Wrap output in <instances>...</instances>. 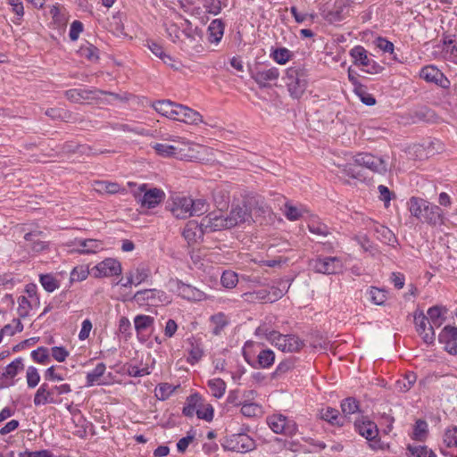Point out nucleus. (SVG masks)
<instances>
[{
    "label": "nucleus",
    "mask_w": 457,
    "mask_h": 457,
    "mask_svg": "<svg viewBox=\"0 0 457 457\" xmlns=\"http://www.w3.org/2000/svg\"><path fill=\"white\" fill-rule=\"evenodd\" d=\"M224 23L220 19L211 21L208 26V41L211 44L218 45L224 35Z\"/></svg>",
    "instance_id": "obj_28"
},
{
    "label": "nucleus",
    "mask_w": 457,
    "mask_h": 457,
    "mask_svg": "<svg viewBox=\"0 0 457 457\" xmlns=\"http://www.w3.org/2000/svg\"><path fill=\"white\" fill-rule=\"evenodd\" d=\"M173 146H177L179 150H176L175 157L184 159V158H199L198 156L194 155V152L197 154L200 153H207L210 149L204 145H200L194 144L189 141L185 140H175L173 139Z\"/></svg>",
    "instance_id": "obj_14"
},
{
    "label": "nucleus",
    "mask_w": 457,
    "mask_h": 457,
    "mask_svg": "<svg viewBox=\"0 0 457 457\" xmlns=\"http://www.w3.org/2000/svg\"><path fill=\"white\" fill-rule=\"evenodd\" d=\"M178 294L188 301L200 302L207 299V295L204 292L184 283L178 285Z\"/></svg>",
    "instance_id": "obj_23"
},
{
    "label": "nucleus",
    "mask_w": 457,
    "mask_h": 457,
    "mask_svg": "<svg viewBox=\"0 0 457 457\" xmlns=\"http://www.w3.org/2000/svg\"><path fill=\"white\" fill-rule=\"evenodd\" d=\"M91 93L92 92H90V91L74 88V89L67 90L65 92V96L67 97L68 100H70L73 103H79L82 100H87V99L92 98L90 96Z\"/></svg>",
    "instance_id": "obj_44"
},
{
    "label": "nucleus",
    "mask_w": 457,
    "mask_h": 457,
    "mask_svg": "<svg viewBox=\"0 0 457 457\" xmlns=\"http://www.w3.org/2000/svg\"><path fill=\"white\" fill-rule=\"evenodd\" d=\"M202 228L204 231H217L230 228L228 220L220 211L210 212L202 219Z\"/></svg>",
    "instance_id": "obj_15"
},
{
    "label": "nucleus",
    "mask_w": 457,
    "mask_h": 457,
    "mask_svg": "<svg viewBox=\"0 0 457 457\" xmlns=\"http://www.w3.org/2000/svg\"><path fill=\"white\" fill-rule=\"evenodd\" d=\"M133 300L141 306H156L159 304L170 303V299L167 294L162 290L155 288L137 291L134 295Z\"/></svg>",
    "instance_id": "obj_8"
},
{
    "label": "nucleus",
    "mask_w": 457,
    "mask_h": 457,
    "mask_svg": "<svg viewBox=\"0 0 457 457\" xmlns=\"http://www.w3.org/2000/svg\"><path fill=\"white\" fill-rule=\"evenodd\" d=\"M180 49L189 56H195L204 51L201 30L187 28L181 30Z\"/></svg>",
    "instance_id": "obj_2"
},
{
    "label": "nucleus",
    "mask_w": 457,
    "mask_h": 457,
    "mask_svg": "<svg viewBox=\"0 0 457 457\" xmlns=\"http://www.w3.org/2000/svg\"><path fill=\"white\" fill-rule=\"evenodd\" d=\"M406 455L408 457H436L431 450L421 445H409Z\"/></svg>",
    "instance_id": "obj_35"
},
{
    "label": "nucleus",
    "mask_w": 457,
    "mask_h": 457,
    "mask_svg": "<svg viewBox=\"0 0 457 457\" xmlns=\"http://www.w3.org/2000/svg\"><path fill=\"white\" fill-rule=\"evenodd\" d=\"M120 273V263L112 258H107L91 269V274L95 278L112 277Z\"/></svg>",
    "instance_id": "obj_13"
},
{
    "label": "nucleus",
    "mask_w": 457,
    "mask_h": 457,
    "mask_svg": "<svg viewBox=\"0 0 457 457\" xmlns=\"http://www.w3.org/2000/svg\"><path fill=\"white\" fill-rule=\"evenodd\" d=\"M105 370H106V367H105L104 363H103V362L98 363L91 372L87 373V386H91L95 383H97L98 380L100 379V378L104 375Z\"/></svg>",
    "instance_id": "obj_47"
},
{
    "label": "nucleus",
    "mask_w": 457,
    "mask_h": 457,
    "mask_svg": "<svg viewBox=\"0 0 457 457\" xmlns=\"http://www.w3.org/2000/svg\"><path fill=\"white\" fill-rule=\"evenodd\" d=\"M369 295L370 301L377 305L383 304L386 300V292L375 287H370Z\"/></svg>",
    "instance_id": "obj_53"
},
{
    "label": "nucleus",
    "mask_w": 457,
    "mask_h": 457,
    "mask_svg": "<svg viewBox=\"0 0 457 457\" xmlns=\"http://www.w3.org/2000/svg\"><path fill=\"white\" fill-rule=\"evenodd\" d=\"M445 310L439 306H433L428 310V318L432 326L440 327L445 318L443 317Z\"/></svg>",
    "instance_id": "obj_39"
},
{
    "label": "nucleus",
    "mask_w": 457,
    "mask_h": 457,
    "mask_svg": "<svg viewBox=\"0 0 457 457\" xmlns=\"http://www.w3.org/2000/svg\"><path fill=\"white\" fill-rule=\"evenodd\" d=\"M303 210L294 206L288 203L285 204V216L289 220H299L303 215Z\"/></svg>",
    "instance_id": "obj_62"
},
{
    "label": "nucleus",
    "mask_w": 457,
    "mask_h": 457,
    "mask_svg": "<svg viewBox=\"0 0 457 457\" xmlns=\"http://www.w3.org/2000/svg\"><path fill=\"white\" fill-rule=\"evenodd\" d=\"M271 57L277 63L285 64L291 58V53L287 48H278L272 52Z\"/></svg>",
    "instance_id": "obj_58"
},
{
    "label": "nucleus",
    "mask_w": 457,
    "mask_h": 457,
    "mask_svg": "<svg viewBox=\"0 0 457 457\" xmlns=\"http://www.w3.org/2000/svg\"><path fill=\"white\" fill-rule=\"evenodd\" d=\"M428 431V424L426 421L419 420L416 421L414 430H413V437L416 440H422L426 436Z\"/></svg>",
    "instance_id": "obj_64"
},
{
    "label": "nucleus",
    "mask_w": 457,
    "mask_h": 457,
    "mask_svg": "<svg viewBox=\"0 0 457 457\" xmlns=\"http://www.w3.org/2000/svg\"><path fill=\"white\" fill-rule=\"evenodd\" d=\"M133 195L142 207L153 209L162 202L165 194L162 189L148 188L146 184H142L133 191Z\"/></svg>",
    "instance_id": "obj_4"
},
{
    "label": "nucleus",
    "mask_w": 457,
    "mask_h": 457,
    "mask_svg": "<svg viewBox=\"0 0 457 457\" xmlns=\"http://www.w3.org/2000/svg\"><path fill=\"white\" fill-rule=\"evenodd\" d=\"M438 340L445 345V351L453 349L452 343L457 340V328L452 326L445 327L438 336Z\"/></svg>",
    "instance_id": "obj_30"
},
{
    "label": "nucleus",
    "mask_w": 457,
    "mask_h": 457,
    "mask_svg": "<svg viewBox=\"0 0 457 457\" xmlns=\"http://www.w3.org/2000/svg\"><path fill=\"white\" fill-rule=\"evenodd\" d=\"M196 415L198 419L211 421L213 418V408L211 404H204L201 401L196 410Z\"/></svg>",
    "instance_id": "obj_56"
},
{
    "label": "nucleus",
    "mask_w": 457,
    "mask_h": 457,
    "mask_svg": "<svg viewBox=\"0 0 457 457\" xmlns=\"http://www.w3.org/2000/svg\"><path fill=\"white\" fill-rule=\"evenodd\" d=\"M275 361V353L270 349H262L257 355V367L262 369L270 368Z\"/></svg>",
    "instance_id": "obj_36"
},
{
    "label": "nucleus",
    "mask_w": 457,
    "mask_h": 457,
    "mask_svg": "<svg viewBox=\"0 0 457 457\" xmlns=\"http://www.w3.org/2000/svg\"><path fill=\"white\" fill-rule=\"evenodd\" d=\"M286 83L294 98H300L306 89L307 81L304 71L297 66L290 67L286 72Z\"/></svg>",
    "instance_id": "obj_3"
},
{
    "label": "nucleus",
    "mask_w": 457,
    "mask_h": 457,
    "mask_svg": "<svg viewBox=\"0 0 457 457\" xmlns=\"http://www.w3.org/2000/svg\"><path fill=\"white\" fill-rule=\"evenodd\" d=\"M232 443H234L232 449L240 453H246L254 448L253 440L245 434L237 435Z\"/></svg>",
    "instance_id": "obj_32"
},
{
    "label": "nucleus",
    "mask_w": 457,
    "mask_h": 457,
    "mask_svg": "<svg viewBox=\"0 0 457 457\" xmlns=\"http://www.w3.org/2000/svg\"><path fill=\"white\" fill-rule=\"evenodd\" d=\"M248 212L251 213V221H257L260 218L270 213V208L261 196L246 198Z\"/></svg>",
    "instance_id": "obj_18"
},
{
    "label": "nucleus",
    "mask_w": 457,
    "mask_h": 457,
    "mask_svg": "<svg viewBox=\"0 0 457 457\" xmlns=\"http://www.w3.org/2000/svg\"><path fill=\"white\" fill-rule=\"evenodd\" d=\"M210 320L213 325L212 332L214 335H219L220 331L228 325V319L222 312L212 315Z\"/></svg>",
    "instance_id": "obj_45"
},
{
    "label": "nucleus",
    "mask_w": 457,
    "mask_h": 457,
    "mask_svg": "<svg viewBox=\"0 0 457 457\" xmlns=\"http://www.w3.org/2000/svg\"><path fill=\"white\" fill-rule=\"evenodd\" d=\"M151 276V270L144 263L133 267L127 272V283H122V287H129L132 285L138 286L146 281Z\"/></svg>",
    "instance_id": "obj_19"
},
{
    "label": "nucleus",
    "mask_w": 457,
    "mask_h": 457,
    "mask_svg": "<svg viewBox=\"0 0 457 457\" xmlns=\"http://www.w3.org/2000/svg\"><path fill=\"white\" fill-rule=\"evenodd\" d=\"M191 198L183 195H173L168 202L166 208L177 219H187L191 217Z\"/></svg>",
    "instance_id": "obj_10"
},
{
    "label": "nucleus",
    "mask_w": 457,
    "mask_h": 457,
    "mask_svg": "<svg viewBox=\"0 0 457 457\" xmlns=\"http://www.w3.org/2000/svg\"><path fill=\"white\" fill-rule=\"evenodd\" d=\"M428 204V201L420 197L412 196L410 198L408 202V209L413 217L420 220H422L425 212L427 210V205Z\"/></svg>",
    "instance_id": "obj_27"
},
{
    "label": "nucleus",
    "mask_w": 457,
    "mask_h": 457,
    "mask_svg": "<svg viewBox=\"0 0 457 457\" xmlns=\"http://www.w3.org/2000/svg\"><path fill=\"white\" fill-rule=\"evenodd\" d=\"M41 234L40 231H33L24 236V239L29 243V246L35 252H40L46 247V242L40 239Z\"/></svg>",
    "instance_id": "obj_34"
},
{
    "label": "nucleus",
    "mask_w": 457,
    "mask_h": 457,
    "mask_svg": "<svg viewBox=\"0 0 457 457\" xmlns=\"http://www.w3.org/2000/svg\"><path fill=\"white\" fill-rule=\"evenodd\" d=\"M241 406V412L246 417H255L261 413V407L257 403H243Z\"/></svg>",
    "instance_id": "obj_61"
},
{
    "label": "nucleus",
    "mask_w": 457,
    "mask_h": 457,
    "mask_svg": "<svg viewBox=\"0 0 457 457\" xmlns=\"http://www.w3.org/2000/svg\"><path fill=\"white\" fill-rule=\"evenodd\" d=\"M354 427L356 431L367 440H372L378 436L377 426L370 420L355 421Z\"/></svg>",
    "instance_id": "obj_29"
},
{
    "label": "nucleus",
    "mask_w": 457,
    "mask_h": 457,
    "mask_svg": "<svg viewBox=\"0 0 457 457\" xmlns=\"http://www.w3.org/2000/svg\"><path fill=\"white\" fill-rule=\"evenodd\" d=\"M45 114L53 120H68L71 117V113L62 108H48Z\"/></svg>",
    "instance_id": "obj_57"
},
{
    "label": "nucleus",
    "mask_w": 457,
    "mask_h": 457,
    "mask_svg": "<svg viewBox=\"0 0 457 457\" xmlns=\"http://www.w3.org/2000/svg\"><path fill=\"white\" fill-rule=\"evenodd\" d=\"M421 221L433 227L456 225L455 222L451 221L445 216L442 209L438 205L432 204L431 203L427 205V210Z\"/></svg>",
    "instance_id": "obj_12"
},
{
    "label": "nucleus",
    "mask_w": 457,
    "mask_h": 457,
    "mask_svg": "<svg viewBox=\"0 0 457 457\" xmlns=\"http://www.w3.org/2000/svg\"><path fill=\"white\" fill-rule=\"evenodd\" d=\"M153 323L154 318L147 315H137L134 319L135 328L138 333L146 330Z\"/></svg>",
    "instance_id": "obj_50"
},
{
    "label": "nucleus",
    "mask_w": 457,
    "mask_h": 457,
    "mask_svg": "<svg viewBox=\"0 0 457 457\" xmlns=\"http://www.w3.org/2000/svg\"><path fill=\"white\" fill-rule=\"evenodd\" d=\"M220 282L224 287L233 288L238 282L237 275L234 271L226 270L221 275Z\"/></svg>",
    "instance_id": "obj_51"
},
{
    "label": "nucleus",
    "mask_w": 457,
    "mask_h": 457,
    "mask_svg": "<svg viewBox=\"0 0 457 457\" xmlns=\"http://www.w3.org/2000/svg\"><path fill=\"white\" fill-rule=\"evenodd\" d=\"M23 370V359L21 357L8 364L0 374V389L13 386V378Z\"/></svg>",
    "instance_id": "obj_16"
},
{
    "label": "nucleus",
    "mask_w": 457,
    "mask_h": 457,
    "mask_svg": "<svg viewBox=\"0 0 457 457\" xmlns=\"http://www.w3.org/2000/svg\"><path fill=\"white\" fill-rule=\"evenodd\" d=\"M265 337L273 345L284 353H296L299 352L304 345L295 335H283L278 331L270 330L265 333Z\"/></svg>",
    "instance_id": "obj_1"
},
{
    "label": "nucleus",
    "mask_w": 457,
    "mask_h": 457,
    "mask_svg": "<svg viewBox=\"0 0 457 457\" xmlns=\"http://www.w3.org/2000/svg\"><path fill=\"white\" fill-rule=\"evenodd\" d=\"M201 397L198 395H192L187 397L185 406L183 407L182 413L187 417H193L196 414V410L199 407Z\"/></svg>",
    "instance_id": "obj_38"
},
{
    "label": "nucleus",
    "mask_w": 457,
    "mask_h": 457,
    "mask_svg": "<svg viewBox=\"0 0 457 457\" xmlns=\"http://www.w3.org/2000/svg\"><path fill=\"white\" fill-rule=\"evenodd\" d=\"M95 190L99 193L116 194L121 190L120 186L118 183L108 182V181H97L95 184Z\"/></svg>",
    "instance_id": "obj_40"
},
{
    "label": "nucleus",
    "mask_w": 457,
    "mask_h": 457,
    "mask_svg": "<svg viewBox=\"0 0 457 457\" xmlns=\"http://www.w3.org/2000/svg\"><path fill=\"white\" fill-rule=\"evenodd\" d=\"M78 245V252L80 253H96L104 249L102 242L91 238L79 240Z\"/></svg>",
    "instance_id": "obj_31"
},
{
    "label": "nucleus",
    "mask_w": 457,
    "mask_h": 457,
    "mask_svg": "<svg viewBox=\"0 0 457 457\" xmlns=\"http://www.w3.org/2000/svg\"><path fill=\"white\" fill-rule=\"evenodd\" d=\"M441 453L449 457H457V427L447 428L440 445Z\"/></svg>",
    "instance_id": "obj_21"
},
{
    "label": "nucleus",
    "mask_w": 457,
    "mask_h": 457,
    "mask_svg": "<svg viewBox=\"0 0 457 457\" xmlns=\"http://www.w3.org/2000/svg\"><path fill=\"white\" fill-rule=\"evenodd\" d=\"M207 231H204L202 228V221L198 224L195 220L188 221L182 232V236L187 241L189 245L194 244L197 239L201 238L202 236Z\"/></svg>",
    "instance_id": "obj_24"
},
{
    "label": "nucleus",
    "mask_w": 457,
    "mask_h": 457,
    "mask_svg": "<svg viewBox=\"0 0 457 457\" xmlns=\"http://www.w3.org/2000/svg\"><path fill=\"white\" fill-rule=\"evenodd\" d=\"M26 379L28 386L29 388H34L38 385L40 381V376L37 370L35 367L29 366L27 369Z\"/></svg>",
    "instance_id": "obj_59"
},
{
    "label": "nucleus",
    "mask_w": 457,
    "mask_h": 457,
    "mask_svg": "<svg viewBox=\"0 0 457 457\" xmlns=\"http://www.w3.org/2000/svg\"><path fill=\"white\" fill-rule=\"evenodd\" d=\"M309 268L316 273L334 275L343 272L344 262L339 257H318L309 261Z\"/></svg>",
    "instance_id": "obj_5"
},
{
    "label": "nucleus",
    "mask_w": 457,
    "mask_h": 457,
    "mask_svg": "<svg viewBox=\"0 0 457 457\" xmlns=\"http://www.w3.org/2000/svg\"><path fill=\"white\" fill-rule=\"evenodd\" d=\"M208 386L212 392V395L216 398H220L226 390V384L220 378H214L208 381Z\"/></svg>",
    "instance_id": "obj_48"
},
{
    "label": "nucleus",
    "mask_w": 457,
    "mask_h": 457,
    "mask_svg": "<svg viewBox=\"0 0 457 457\" xmlns=\"http://www.w3.org/2000/svg\"><path fill=\"white\" fill-rule=\"evenodd\" d=\"M420 78L427 82L435 83L443 88H447L450 81L435 66H426L420 71Z\"/></svg>",
    "instance_id": "obj_22"
},
{
    "label": "nucleus",
    "mask_w": 457,
    "mask_h": 457,
    "mask_svg": "<svg viewBox=\"0 0 457 457\" xmlns=\"http://www.w3.org/2000/svg\"><path fill=\"white\" fill-rule=\"evenodd\" d=\"M341 409L345 417H348L360 411L359 403L353 397H347L342 401Z\"/></svg>",
    "instance_id": "obj_41"
},
{
    "label": "nucleus",
    "mask_w": 457,
    "mask_h": 457,
    "mask_svg": "<svg viewBox=\"0 0 457 457\" xmlns=\"http://www.w3.org/2000/svg\"><path fill=\"white\" fill-rule=\"evenodd\" d=\"M414 323L416 331L422 337L423 341L428 345L432 344L436 338L434 328L428 318L422 311L414 313Z\"/></svg>",
    "instance_id": "obj_11"
},
{
    "label": "nucleus",
    "mask_w": 457,
    "mask_h": 457,
    "mask_svg": "<svg viewBox=\"0 0 457 457\" xmlns=\"http://www.w3.org/2000/svg\"><path fill=\"white\" fill-rule=\"evenodd\" d=\"M227 217L230 228L241 223L251 222V213L248 212L246 199L243 202L242 205H233Z\"/></svg>",
    "instance_id": "obj_20"
},
{
    "label": "nucleus",
    "mask_w": 457,
    "mask_h": 457,
    "mask_svg": "<svg viewBox=\"0 0 457 457\" xmlns=\"http://www.w3.org/2000/svg\"><path fill=\"white\" fill-rule=\"evenodd\" d=\"M353 63L362 66V71L370 74H378L383 71V67L374 60L369 58L367 50L361 46H356L350 51Z\"/></svg>",
    "instance_id": "obj_7"
},
{
    "label": "nucleus",
    "mask_w": 457,
    "mask_h": 457,
    "mask_svg": "<svg viewBox=\"0 0 457 457\" xmlns=\"http://www.w3.org/2000/svg\"><path fill=\"white\" fill-rule=\"evenodd\" d=\"M267 423L270 429L276 434H282L287 436H293L298 430L295 420L283 414H273L267 418Z\"/></svg>",
    "instance_id": "obj_6"
},
{
    "label": "nucleus",
    "mask_w": 457,
    "mask_h": 457,
    "mask_svg": "<svg viewBox=\"0 0 457 457\" xmlns=\"http://www.w3.org/2000/svg\"><path fill=\"white\" fill-rule=\"evenodd\" d=\"M356 96L360 98V100L368 106H372L376 104L375 97L367 91V88L363 85H356L353 89Z\"/></svg>",
    "instance_id": "obj_42"
},
{
    "label": "nucleus",
    "mask_w": 457,
    "mask_h": 457,
    "mask_svg": "<svg viewBox=\"0 0 457 457\" xmlns=\"http://www.w3.org/2000/svg\"><path fill=\"white\" fill-rule=\"evenodd\" d=\"M175 120H179L187 124L196 125L198 123L203 122V117L198 112L186 105L180 104Z\"/></svg>",
    "instance_id": "obj_25"
},
{
    "label": "nucleus",
    "mask_w": 457,
    "mask_h": 457,
    "mask_svg": "<svg viewBox=\"0 0 457 457\" xmlns=\"http://www.w3.org/2000/svg\"><path fill=\"white\" fill-rule=\"evenodd\" d=\"M108 29L118 37H127L125 32L122 15L120 12L113 14L108 21Z\"/></svg>",
    "instance_id": "obj_33"
},
{
    "label": "nucleus",
    "mask_w": 457,
    "mask_h": 457,
    "mask_svg": "<svg viewBox=\"0 0 457 457\" xmlns=\"http://www.w3.org/2000/svg\"><path fill=\"white\" fill-rule=\"evenodd\" d=\"M39 281L44 289L49 293L54 292L60 287L59 281L51 274L40 275Z\"/></svg>",
    "instance_id": "obj_46"
},
{
    "label": "nucleus",
    "mask_w": 457,
    "mask_h": 457,
    "mask_svg": "<svg viewBox=\"0 0 457 457\" xmlns=\"http://www.w3.org/2000/svg\"><path fill=\"white\" fill-rule=\"evenodd\" d=\"M153 148L160 156L162 157H175L174 151L179 150L177 146L165 143H157L153 146Z\"/></svg>",
    "instance_id": "obj_49"
},
{
    "label": "nucleus",
    "mask_w": 457,
    "mask_h": 457,
    "mask_svg": "<svg viewBox=\"0 0 457 457\" xmlns=\"http://www.w3.org/2000/svg\"><path fill=\"white\" fill-rule=\"evenodd\" d=\"M18 313L21 318H25L29 315V311L31 310V303L28 300L26 296H20L18 298Z\"/></svg>",
    "instance_id": "obj_63"
},
{
    "label": "nucleus",
    "mask_w": 457,
    "mask_h": 457,
    "mask_svg": "<svg viewBox=\"0 0 457 457\" xmlns=\"http://www.w3.org/2000/svg\"><path fill=\"white\" fill-rule=\"evenodd\" d=\"M48 385L46 383H43L38 389L37 390L34 396V404L36 406L45 405L46 403H57L55 399H48Z\"/></svg>",
    "instance_id": "obj_37"
},
{
    "label": "nucleus",
    "mask_w": 457,
    "mask_h": 457,
    "mask_svg": "<svg viewBox=\"0 0 457 457\" xmlns=\"http://www.w3.org/2000/svg\"><path fill=\"white\" fill-rule=\"evenodd\" d=\"M320 418L332 425H343L339 417V411L334 408L327 407L320 411Z\"/></svg>",
    "instance_id": "obj_43"
},
{
    "label": "nucleus",
    "mask_w": 457,
    "mask_h": 457,
    "mask_svg": "<svg viewBox=\"0 0 457 457\" xmlns=\"http://www.w3.org/2000/svg\"><path fill=\"white\" fill-rule=\"evenodd\" d=\"M417 380V376L413 372L407 373L403 379H399L396 382V386L399 390L401 391H408L411 386L414 385V383Z\"/></svg>",
    "instance_id": "obj_55"
},
{
    "label": "nucleus",
    "mask_w": 457,
    "mask_h": 457,
    "mask_svg": "<svg viewBox=\"0 0 457 457\" xmlns=\"http://www.w3.org/2000/svg\"><path fill=\"white\" fill-rule=\"evenodd\" d=\"M246 300L248 301H265L270 302V292L268 289H259L254 292L245 294Z\"/></svg>",
    "instance_id": "obj_54"
},
{
    "label": "nucleus",
    "mask_w": 457,
    "mask_h": 457,
    "mask_svg": "<svg viewBox=\"0 0 457 457\" xmlns=\"http://www.w3.org/2000/svg\"><path fill=\"white\" fill-rule=\"evenodd\" d=\"M179 105L180 104H175L170 100H162L154 103V108L160 114L169 119L175 120L177 118Z\"/></svg>",
    "instance_id": "obj_26"
},
{
    "label": "nucleus",
    "mask_w": 457,
    "mask_h": 457,
    "mask_svg": "<svg viewBox=\"0 0 457 457\" xmlns=\"http://www.w3.org/2000/svg\"><path fill=\"white\" fill-rule=\"evenodd\" d=\"M252 79L261 88L270 87L272 82L279 78V71L276 67L270 69H256L251 73Z\"/></svg>",
    "instance_id": "obj_17"
},
{
    "label": "nucleus",
    "mask_w": 457,
    "mask_h": 457,
    "mask_svg": "<svg viewBox=\"0 0 457 457\" xmlns=\"http://www.w3.org/2000/svg\"><path fill=\"white\" fill-rule=\"evenodd\" d=\"M191 204H192V207H190L191 208V211H190L191 216H199V215L204 213L205 212H207L208 205L204 199L194 200L191 198Z\"/></svg>",
    "instance_id": "obj_60"
},
{
    "label": "nucleus",
    "mask_w": 457,
    "mask_h": 457,
    "mask_svg": "<svg viewBox=\"0 0 457 457\" xmlns=\"http://www.w3.org/2000/svg\"><path fill=\"white\" fill-rule=\"evenodd\" d=\"M88 274H89L88 268L87 266L80 265V266L75 267L71 270L70 280L71 283L72 282H79V281L85 280L87 278Z\"/></svg>",
    "instance_id": "obj_52"
},
{
    "label": "nucleus",
    "mask_w": 457,
    "mask_h": 457,
    "mask_svg": "<svg viewBox=\"0 0 457 457\" xmlns=\"http://www.w3.org/2000/svg\"><path fill=\"white\" fill-rule=\"evenodd\" d=\"M352 160L355 165L365 167L373 172L384 174L387 171L386 162L371 154L361 153L352 156Z\"/></svg>",
    "instance_id": "obj_9"
}]
</instances>
